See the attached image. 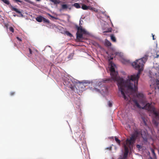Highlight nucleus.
<instances>
[{
    "mask_svg": "<svg viewBox=\"0 0 159 159\" xmlns=\"http://www.w3.org/2000/svg\"><path fill=\"white\" fill-rule=\"evenodd\" d=\"M143 108L145 109L152 113L156 119L159 120V110H157L153 106L149 103H147Z\"/></svg>",
    "mask_w": 159,
    "mask_h": 159,
    "instance_id": "2",
    "label": "nucleus"
},
{
    "mask_svg": "<svg viewBox=\"0 0 159 159\" xmlns=\"http://www.w3.org/2000/svg\"><path fill=\"white\" fill-rule=\"evenodd\" d=\"M84 2L86 3H89V4H95V2L93 0H84Z\"/></svg>",
    "mask_w": 159,
    "mask_h": 159,
    "instance_id": "10",
    "label": "nucleus"
},
{
    "mask_svg": "<svg viewBox=\"0 0 159 159\" xmlns=\"http://www.w3.org/2000/svg\"><path fill=\"white\" fill-rule=\"evenodd\" d=\"M115 140L116 143L119 144H120V140L119 139L116 137H115Z\"/></svg>",
    "mask_w": 159,
    "mask_h": 159,
    "instance_id": "20",
    "label": "nucleus"
},
{
    "mask_svg": "<svg viewBox=\"0 0 159 159\" xmlns=\"http://www.w3.org/2000/svg\"><path fill=\"white\" fill-rule=\"evenodd\" d=\"M1 0L4 3H5V4H6L7 5H9L10 4L9 1L7 0Z\"/></svg>",
    "mask_w": 159,
    "mask_h": 159,
    "instance_id": "22",
    "label": "nucleus"
},
{
    "mask_svg": "<svg viewBox=\"0 0 159 159\" xmlns=\"http://www.w3.org/2000/svg\"><path fill=\"white\" fill-rule=\"evenodd\" d=\"M159 57V55L158 54H157V56L155 57V58H158Z\"/></svg>",
    "mask_w": 159,
    "mask_h": 159,
    "instance_id": "38",
    "label": "nucleus"
},
{
    "mask_svg": "<svg viewBox=\"0 0 159 159\" xmlns=\"http://www.w3.org/2000/svg\"><path fill=\"white\" fill-rule=\"evenodd\" d=\"M111 147H107V148H106V149H108L110 150H111Z\"/></svg>",
    "mask_w": 159,
    "mask_h": 159,
    "instance_id": "33",
    "label": "nucleus"
},
{
    "mask_svg": "<svg viewBox=\"0 0 159 159\" xmlns=\"http://www.w3.org/2000/svg\"><path fill=\"white\" fill-rule=\"evenodd\" d=\"M152 39L153 40H155V39L154 38V35L153 34H152Z\"/></svg>",
    "mask_w": 159,
    "mask_h": 159,
    "instance_id": "37",
    "label": "nucleus"
},
{
    "mask_svg": "<svg viewBox=\"0 0 159 159\" xmlns=\"http://www.w3.org/2000/svg\"><path fill=\"white\" fill-rule=\"evenodd\" d=\"M124 146L125 149V152L124 153L123 157L124 158H125L127 157L129 152V149L128 147L126 145L124 144Z\"/></svg>",
    "mask_w": 159,
    "mask_h": 159,
    "instance_id": "8",
    "label": "nucleus"
},
{
    "mask_svg": "<svg viewBox=\"0 0 159 159\" xmlns=\"http://www.w3.org/2000/svg\"><path fill=\"white\" fill-rule=\"evenodd\" d=\"M61 8L60 9V11H63L70 10L72 9V6L68 4L63 3L61 4Z\"/></svg>",
    "mask_w": 159,
    "mask_h": 159,
    "instance_id": "4",
    "label": "nucleus"
},
{
    "mask_svg": "<svg viewBox=\"0 0 159 159\" xmlns=\"http://www.w3.org/2000/svg\"><path fill=\"white\" fill-rule=\"evenodd\" d=\"M147 59V56H145L141 59L136 60L132 64V66L136 70H138V72L136 75L130 76L129 79L125 81L122 78H118L117 76V72H116L114 68L115 65L112 62L110 63L111 65L110 69V75L111 78L103 79L101 82L106 83L107 82H112V81H117V85L119 91H120L124 99L128 100V97L125 95L127 94L128 91L131 93L136 91L137 90L138 81L140 77L141 72L143 70V66Z\"/></svg>",
    "mask_w": 159,
    "mask_h": 159,
    "instance_id": "1",
    "label": "nucleus"
},
{
    "mask_svg": "<svg viewBox=\"0 0 159 159\" xmlns=\"http://www.w3.org/2000/svg\"><path fill=\"white\" fill-rule=\"evenodd\" d=\"M111 39V40L114 42H116V39L115 37L114 36L113 34H111L110 35Z\"/></svg>",
    "mask_w": 159,
    "mask_h": 159,
    "instance_id": "16",
    "label": "nucleus"
},
{
    "mask_svg": "<svg viewBox=\"0 0 159 159\" xmlns=\"http://www.w3.org/2000/svg\"><path fill=\"white\" fill-rule=\"evenodd\" d=\"M108 105L109 107H111L112 106V103L109 101L108 102Z\"/></svg>",
    "mask_w": 159,
    "mask_h": 159,
    "instance_id": "28",
    "label": "nucleus"
},
{
    "mask_svg": "<svg viewBox=\"0 0 159 159\" xmlns=\"http://www.w3.org/2000/svg\"><path fill=\"white\" fill-rule=\"evenodd\" d=\"M36 1H40V0H36Z\"/></svg>",
    "mask_w": 159,
    "mask_h": 159,
    "instance_id": "41",
    "label": "nucleus"
},
{
    "mask_svg": "<svg viewBox=\"0 0 159 159\" xmlns=\"http://www.w3.org/2000/svg\"><path fill=\"white\" fill-rule=\"evenodd\" d=\"M66 34L68 35L70 37H71L72 36V34L70 33L68 31H66Z\"/></svg>",
    "mask_w": 159,
    "mask_h": 159,
    "instance_id": "23",
    "label": "nucleus"
},
{
    "mask_svg": "<svg viewBox=\"0 0 159 159\" xmlns=\"http://www.w3.org/2000/svg\"><path fill=\"white\" fill-rule=\"evenodd\" d=\"M100 82H99L98 84V85H100Z\"/></svg>",
    "mask_w": 159,
    "mask_h": 159,
    "instance_id": "40",
    "label": "nucleus"
},
{
    "mask_svg": "<svg viewBox=\"0 0 159 159\" xmlns=\"http://www.w3.org/2000/svg\"><path fill=\"white\" fill-rule=\"evenodd\" d=\"M153 122L154 123V124L156 126H157L158 125V123L157 122V121H155V120H154V121H153Z\"/></svg>",
    "mask_w": 159,
    "mask_h": 159,
    "instance_id": "29",
    "label": "nucleus"
},
{
    "mask_svg": "<svg viewBox=\"0 0 159 159\" xmlns=\"http://www.w3.org/2000/svg\"><path fill=\"white\" fill-rule=\"evenodd\" d=\"M43 20L45 22L47 23H49V21L48 19H46L44 17H43Z\"/></svg>",
    "mask_w": 159,
    "mask_h": 159,
    "instance_id": "21",
    "label": "nucleus"
},
{
    "mask_svg": "<svg viewBox=\"0 0 159 159\" xmlns=\"http://www.w3.org/2000/svg\"><path fill=\"white\" fill-rule=\"evenodd\" d=\"M29 51L30 54H31L32 53V51L31 49L30 48H29Z\"/></svg>",
    "mask_w": 159,
    "mask_h": 159,
    "instance_id": "34",
    "label": "nucleus"
},
{
    "mask_svg": "<svg viewBox=\"0 0 159 159\" xmlns=\"http://www.w3.org/2000/svg\"><path fill=\"white\" fill-rule=\"evenodd\" d=\"M48 15L49 16H50L52 18H54V17L53 16H51L50 14H48Z\"/></svg>",
    "mask_w": 159,
    "mask_h": 159,
    "instance_id": "36",
    "label": "nucleus"
},
{
    "mask_svg": "<svg viewBox=\"0 0 159 159\" xmlns=\"http://www.w3.org/2000/svg\"><path fill=\"white\" fill-rule=\"evenodd\" d=\"M151 152L152 154L153 155V157H155L156 156L155 153L154 152V150L153 149H152Z\"/></svg>",
    "mask_w": 159,
    "mask_h": 159,
    "instance_id": "27",
    "label": "nucleus"
},
{
    "mask_svg": "<svg viewBox=\"0 0 159 159\" xmlns=\"http://www.w3.org/2000/svg\"><path fill=\"white\" fill-rule=\"evenodd\" d=\"M142 120H143V122L144 123V124H145V125H147V123L145 121V119L144 118H142Z\"/></svg>",
    "mask_w": 159,
    "mask_h": 159,
    "instance_id": "32",
    "label": "nucleus"
},
{
    "mask_svg": "<svg viewBox=\"0 0 159 159\" xmlns=\"http://www.w3.org/2000/svg\"><path fill=\"white\" fill-rule=\"evenodd\" d=\"M105 44L107 46H110L111 45V42L107 40H105Z\"/></svg>",
    "mask_w": 159,
    "mask_h": 159,
    "instance_id": "17",
    "label": "nucleus"
},
{
    "mask_svg": "<svg viewBox=\"0 0 159 159\" xmlns=\"http://www.w3.org/2000/svg\"><path fill=\"white\" fill-rule=\"evenodd\" d=\"M9 30L12 32L13 33L14 32V29L12 27H10L9 28Z\"/></svg>",
    "mask_w": 159,
    "mask_h": 159,
    "instance_id": "26",
    "label": "nucleus"
},
{
    "mask_svg": "<svg viewBox=\"0 0 159 159\" xmlns=\"http://www.w3.org/2000/svg\"><path fill=\"white\" fill-rule=\"evenodd\" d=\"M43 17L41 16H39L36 18V20L38 22H41L43 20Z\"/></svg>",
    "mask_w": 159,
    "mask_h": 159,
    "instance_id": "12",
    "label": "nucleus"
},
{
    "mask_svg": "<svg viewBox=\"0 0 159 159\" xmlns=\"http://www.w3.org/2000/svg\"><path fill=\"white\" fill-rule=\"evenodd\" d=\"M16 38L19 41H22V40L19 37H16Z\"/></svg>",
    "mask_w": 159,
    "mask_h": 159,
    "instance_id": "35",
    "label": "nucleus"
},
{
    "mask_svg": "<svg viewBox=\"0 0 159 159\" xmlns=\"http://www.w3.org/2000/svg\"><path fill=\"white\" fill-rule=\"evenodd\" d=\"M72 7L73 6H74L76 8H80L81 7V6L80 5V4L78 3H74L73 4L71 5Z\"/></svg>",
    "mask_w": 159,
    "mask_h": 159,
    "instance_id": "11",
    "label": "nucleus"
},
{
    "mask_svg": "<svg viewBox=\"0 0 159 159\" xmlns=\"http://www.w3.org/2000/svg\"><path fill=\"white\" fill-rule=\"evenodd\" d=\"M51 1L54 3L55 4H59L60 2V0H50Z\"/></svg>",
    "mask_w": 159,
    "mask_h": 159,
    "instance_id": "15",
    "label": "nucleus"
},
{
    "mask_svg": "<svg viewBox=\"0 0 159 159\" xmlns=\"http://www.w3.org/2000/svg\"><path fill=\"white\" fill-rule=\"evenodd\" d=\"M136 147L138 148H142V146L141 145H140L139 144H137L136 145Z\"/></svg>",
    "mask_w": 159,
    "mask_h": 159,
    "instance_id": "30",
    "label": "nucleus"
},
{
    "mask_svg": "<svg viewBox=\"0 0 159 159\" xmlns=\"http://www.w3.org/2000/svg\"><path fill=\"white\" fill-rule=\"evenodd\" d=\"M76 36L77 39H80L83 37V35L81 33H80L79 32H77L76 33Z\"/></svg>",
    "mask_w": 159,
    "mask_h": 159,
    "instance_id": "14",
    "label": "nucleus"
},
{
    "mask_svg": "<svg viewBox=\"0 0 159 159\" xmlns=\"http://www.w3.org/2000/svg\"><path fill=\"white\" fill-rule=\"evenodd\" d=\"M139 132L135 130L134 132L131 135L130 139H127L126 141V144L129 147H132L139 134Z\"/></svg>",
    "mask_w": 159,
    "mask_h": 159,
    "instance_id": "3",
    "label": "nucleus"
},
{
    "mask_svg": "<svg viewBox=\"0 0 159 159\" xmlns=\"http://www.w3.org/2000/svg\"><path fill=\"white\" fill-rule=\"evenodd\" d=\"M158 88L159 89V86L158 87Z\"/></svg>",
    "mask_w": 159,
    "mask_h": 159,
    "instance_id": "43",
    "label": "nucleus"
},
{
    "mask_svg": "<svg viewBox=\"0 0 159 159\" xmlns=\"http://www.w3.org/2000/svg\"><path fill=\"white\" fill-rule=\"evenodd\" d=\"M82 5V8L84 10H90L92 11L94 10L95 8L93 7L90 6H87L86 5L81 4Z\"/></svg>",
    "mask_w": 159,
    "mask_h": 159,
    "instance_id": "5",
    "label": "nucleus"
},
{
    "mask_svg": "<svg viewBox=\"0 0 159 159\" xmlns=\"http://www.w3.org/2000/svg\"><path fill=\"white\" fill-rule=\"evenodd\" d=\"M75 27L78 30L77 32H80L81 33H82L84 34H85L86 33V31L84 29L82 28V26H78V25H76Z\"/></svg>",
    "mask_w": 159,
    "mask_h": 159,
    "instance_id": "6",
    "label": "nucleus"
},
{
    "mask_svg": "<svg viewBox=\"0 0 159 159\" xmlns=\"http://www.w3.org/2000/svg\"><path fill=\"white\" fill-rule=\"evenodd\" d=\"M74 55V52L70 53L68 57V58L70 59H72L73 56Z\"/></svg>",
    "mask_w": 159,
    "mask_h": 159,
    "instance_id": "18",
    "label": "nucleus"
},
{
    "mask_svg": "<svg viewBox=\"0 0 159 159\" xmlns=\"http://www.w3.org/2000/svg\"><path fill=\"white\" fill-rule=\"evenodd\" d=\"M137 96L138 98L142 99H143L144 97V95L143 93H138Z\"/></svg>",
    "mask_w": 159,
    "mask_h": 159,
    "instance_id": "13",
    "label": "nucleus"
},
{
    "mask_svg": "<svg viewBox=\"0 0 159 159\" xmlns=\"http://www.w3.org/2000/svg\"><path fill=\"white\" fill-rule=\"evenodd\" d=\"M11 8L12 11H14L16 13H18L20 16H23V15L22 12L20 11L18 9L12 6H11Z\"/></svg>",
    "mask_w": 159,
    "mask_h": 159,
    "instance_id": "9",
    "label": "nucleus"
},
{
    "mask_svg": "<svg viewBox=\"0 0 159 159\" xmlns=\"http://www.w3.org/2000/svg\"><path fill=\"white\" fill-rule=\"evenodd\" d=\"M15 94V92H12L10 93V95L11 96H12L14 95Z\"/></svg>",
    "mask_w": 159,
    "mask_h": 159,
    "instance_id": "31",
    "label": "nucleus"
},
{
    "mask_svg": "<svg viewBox=\"0 0 159 159\" xmlns=\"http://www.w3.org/2000/svg\"><path fill=\"white\" fill-rule=\"evenodd\" d=\"M68 87L69 88H70V89H71L72 90H74L75 87L72 86L71 85H69Z\"/></svg>",
    "mask_w": 159,
    "mask_h": 159,
    "instance_id": "25",
    "label": "nucleus"
},
{
    "mask_svg": "<svg viewBox=\"0 0 159 159\" xmlns=\"http://www.w3.org/2000/svg\"><path fill=\"white\" fill-rule=\"evenodd\" d=\"M134 102L135 104V105L137 106L138 107L140 108V106L138 102L136 100H134Z\"/></svg>",
    "mask_w": 159,
    "mask_h": 159,
    "instance_id": "19",
    "label": "nucleus"
},
{
    "mask_svg": "<svg viewBox=\"0 0 159 159\" xmlns=\"http://www.w3.org/2000/svg\"><path fill=\"white\" fill-rule=\"evenodd\" d=\"M157 83L159 85V80H158Z\"/></svg>",
    "mask_w": 159,
    "mask_h": 159,
    "instance_id": "39",
    "label": "nucleus"
},
{
    "mask_svg": "<svg viewBox=\"0 0 159 159\" xmlns=\"http://www.w3.org/2000/svg\"><path fill=\"white\" fill-rule=\"evenodd\" d=\"M127 61L128 62V61Z\"/></svg>",
    "mask_w": 159,
    "mask_h": 159,
    "instance_id": "42",
    "label": "nucleus"
},
{
    "mask_svg": "<svg viewBox=\"0 0 159 159\" xmlns=\"http://www.w3.org/2000/svg\"><path fill=\"white\" fill-rule=\"evenodd\" d=\"M111 28H108V30L107 31H104L103 33L111 32Z\"/></svg>",
    "mask_w": 159,
    "mask_h": 159,
    "instance_id": "24",
    "label": "nucleus"
},
{
    "mask_svg": "<svg viewBox=\"0 0 159 159\" xmlns=\"http://www.w3.org/2000/svg\"><path fill=\"white\" fill-rule=\"evenodd\" d=\"M75 27L78 30L77 32H80L81 33H82L84 34H85L86 33V31L84 29L82 28V26H78V25H76Z\"/></svg>",
    "mask_w": 159,
    "mask_h": 159,
    "instance_id": "7",
    "label": "nucleus"
}]
</instances>
